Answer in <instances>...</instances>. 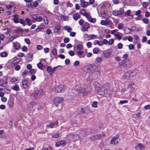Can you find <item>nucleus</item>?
<instances>
[{
    "instance_id": "obj_61",
    "label": "nucleus",
    "mask_w": 150,
    "mask_h": 150,
    "mask_svg": "<svg viewBox=\"0 0 150 150\" xmlns=\"http://www.w3.org/2000/svg\"><path fill=\"white\" fill-rule=\"evenodd\" d=\"M115 59L116 61H120V60L121 58L120 57L118 56H115L114 58Z\"/></svg>"
},
{
    "instance_id": "obj_58",
    "label": "nucleus",
    "mask_w": 150,
    "mask_h": 150,
    "mask_svg": "<svg viewBox=\"0 0 150 150\" xmlns=\"http://www.w3.org/2000/svg\"><path fill=\"white\" fill-rule=\"evenodd\" d=\"M117 46L119 49H120L122 48L123 45L121 43H119L118 44Z\"/></svg>"
},
{
    "instance_id": "obj_5",
    "label": "nucleus",
    "mask_w": 150,
    "mask_h": 150,
    "mask_svg": "<svg viewBox=\"0 0 150 150\" xmlns=\"http://www.w3.org/2000/svg\"><path fill=\"white\" fill-rule=\"evenodd\" d=\"M100 72L98 71H96L92 72L89 75V80H94L100 76Z\"/></svg>"
},
{
    "instance_id": "obj_18",
    "label": "nucleus",
    "mask_w": 150,
    "mask_h": 150,
    "mask_svg": "<svg viewBox=\"0 0 150 150\" xmlns=\"http://www.w3.org/2000/svg\"><path fill=\"white\" fill-rule=\"evenodd\" d=\"M6 80L9 81L10 82L13 83L18 81V78H16L14 77H7Z\"/></svg>"
},
{
    "instance_id": "obj_63",
    "label": "nucleus",
    "mask_w": 150,
    "mask_h": 150,
    "mask_svg": "<svg viewBox=\"0 0 150 150\" xmlns=\"http://www.w3.org/2000/svg\"><path fill=\"white\" fill-rule=\"evenodd\" d=\"M102 43H103L102 45L103 44L106 45L108 44V41L107 40L104 39L103 40Z\"/></svg>"
},
{
    "instance_id": "obj_19",
    "label": "nucleus",
    "mask_w": 150,
    "mask_h": 150,
    "mask_svg": "<svg viewBox=\"0 0 150 150\" xmlns=\"http://www.w3.org/2000/svg\"><path fill=\"white\" fill-rule=\"evenodd\" d=\"M88 20L92 23H95L96 21V19L95 18H92L91 16H90L89 14L88 15V16L86 18Z\"/></svg>"
},
{
    "instance_id": "obj_16",
    "label": "nucleus",
    "mask_w": 150,
    "mask_h": 150,
    "mask_svg": "<svg viewBox=\"0 0 150 150\" xmlns=\"http://www.w3.org/2000/svg\"><path fill=\"white\" fill-rule=\"evenodd\" d=\"M38 5V3L36 1L28 4V6L30 8L36 7Z\"/></svg>"
},
{
    "instance_id": "obj_24",
    "label": "nucleus",
    "mask_w": 150,
    "mask_h": 150,
    "mask_svg": "<svg viewBox=\"0 0 150 150\" xmlns=\"http://www.w3.org/2000/svg\"><path fill=\"white\" fill-rule=\"evenodd\" d=\"M130 74V79L135 76L138 72L137 71H129Z\"/></svg>"
},
{
    "instance_id": "obj_14",
    "label": "nucleus",
    "mask_w": 150,
    "mask_h": 150,
    "mask_svg": "<svg viewBox=\"0 0 150 150\" xmlns=\"http://www.w3.org/2000/svg\"><path fill=\"white\" fill-rule=\"evenodd\" d=\"M119 139L118 137H114L111 141V144L113 145H115L118 143Z\"/></svg>"
},
{
    "instance_id": "obj_12",
    "label": "nucleus",
    "mask_w": 150,
    "mask_h": 150,
    "mask_svg": "<svg viewBox=\"0 0 150 150\" xmlns=\"http://www.w3.org/2000/svg\"><path fill=\"white\" fill-rule=\"evenodd\" d=\"M36 105V103L33 101H32L28 104L26 108L28 110H31L34 106Z\"/></svg>"
},
{
    "instance_id": "obj_32",
    "label": "nucleus",
    "mask_w": 150,
    "mask_h": 150,
    "mask_svg": "<svg viewBox=\"0 0 150 150\" xmlns=\"http://www.w3.org/2000/svg\"><path fill=\"white\" fill-rule=\"evenodd\" d=\"M30 97L32 100H35L37 99L38 97L35 93L31 94L30 96Z\"/></svg>"
},
{
    "instance_id": "obj_39",
    "label": "nucleus",
    "mask_w": 150,
    "mask_h": 150,
    "mask_svg": "<svg viewBox=\"0 0 150 150\" xmlns=\"http://www.w3.org/2000/svg\"><path fill=\"white\" fill-rule=\"evenodd\" d=\"M93 44L95 45L98 44L99 46H102V45L103 43H102V41H99L98 40H95L94 41Z\"/></svg>"
},
{
    "instance_id": "obj_52",
    "label": "nucleus",
    "mask_w": 150,
    "mask_h": 150,
    "mask_svg": "<svg viewBox=\"0 0 150 150\" xmlns=\"http://www.w3.org/2000/svg\"><path fill=\"white\" fill-rule=\"evenodd\" d=\"M124 27V25L121 23H119L118 26L117 28L119 29H122Z\"/></svg>"
},
{
    "instance_id": "obj_56",
    "label": "nucleus",
    "mask_w": 150,
    "mask_h": 150,
    "mask_svg": "<svg viewBox=\"0 0 150 150\" xmlns=\"http://www.w3.org/2000/svg\"><path fill=\"white\" fill-rule=\"evenodd\" d=\"M0 55H1V56L2 57H6L7 56V54L6 52H2L0 54Z\"/></svg>"
},
{
    "instance_id": "obj_29",
    "label": "nucleus",
    "mask_w": 150,
    "mask_h": 150,
    "mask_svg": "<svg viewBox=\"0 0 150 150\" xmlns=\"http://www.w3.org/2000/svg\"><path fill=\"white\" fill-rule=\"evenodd\" d=\"M47 71L48 73L51 76L52 74V69L51 67L50 66H48L47 68Z\"/></svg>"
},
{
    "instance_id": "obj_20",
    "label": "nucleus",
    "mask_w": 150,
    "mask_h": 150,
    "mask_svg": "<svg viewBox=\"0 0 150 150\" xmlns=\"http://www.w3.org/2000/svg\"><path fill=\"white\" fill-rule=\"evenodd\" d=\"M124 13V11H115L112 12V14L115 16H117L118 15H122Z\"/></svg>"
},
{
    "instance_id": "obj_55",
    "label": "nucleus",
    "mask_w": 150,
    "mask_h": 150,
    "mask_svg": "<svg viewBox=\"0 0 150 150\" xmlns=\"http://www.w3.org/2000/svg\"><path fill=\"white\" fill-rule=\"evenodd\" d=\"M25 20H24L23 19H21L20 20V23L23 25L24 26L25 25Z\"/></svg>"
},
{
    "instance_id": "obj_34",
    "label": "nucleus",
    "mask_w": 150,
    "mask_h": 150,
    "mask_svg": "<svg viewBox=\"0 0 150 150\" xmlns=\"http://www.w3.org/2000/svg\"><path fill=\"white\" fill-rule=\"evenodd\" d=\"M84 38L85 40L87 41L89 40H91L90 35H88L86 34H84Z\"/></svg>"
},
{
    "instance_id": "obj_28",
    "label": "nucleus",
    "mask_w": 150,
    "mask_h": 150,
    "mask_svg": "<svg viewBox=\"0 0 150 150\" xmlns=\"http://www.w3.org/2000/svg\"><path fill=\"white\" fill-rule=\"evenodd\" d=\"M11 89L16 91H18L19 90V87L18 85L15 84L12 87Z\"/></svg>"
},
{
    "instance_id": "obj_27",
    "label": "nucleus",
    "mask_w": 150,
    "mask_h": 150,
    "mask_svg": "<svg viewBox=\"0 0 150 150\" xmlns=\"http://www.w3.org/2000/svg\"><path fill=\"white\" fill-rule=\"evenodd\" d=\"M13 21L15 23H18V16L17 15H14L13 16Z\"/></svg>"
},
{
    "instance_id": "obj_43",
    "label": "nucleus",
    "mask_w": 150,
    "mask_h": 150,
    "mask_svg": "<svg viewBox=\"0 0 150 150\" xmlns=\"http://www.w3.org/2000/svg\"><path fill=\"white\" fill-rule=\"evenodd\" d=\"M37 66L41 70H43V66L42 65V64L40 62L39 63H38L37 65Z\"/></svg>"
},
{
    "instance_id": "obj_15",
    "label": "nucleus",
    "mask_w": 150,
    "mask_h": 150,
    "mask_svg": "<svg viewBox=\"0 0 150 150\" xmlns=\"http://www.w3.org/2000/svg\"><path fill=\"white\" fill-rule=\"evenodd\" d=\"M13 47L16 50H18L21 47L20 44L17 42H13Z\"/></svg>"
},
{
    "instance_id": "obj_8",
    "label": "nucleus",
    "mask_w": 150,
    "mask_h": 150,
    "mask_svg": "<svg viewBox=\"0 0 150 150\" xmlns=\"http://www.w3.org/2000/svg\"><path fill=\"white\" fill-rule=\"evenodd\" d=\"M92 67V65H87L83 67V72L85 73H88L91 71Z\"/></svg>"
},
{
    "instance_id": "obj_54",
    "label": "nucleus",
    "mask_w": 150,
    "mask_h": 150,
    "mask_svg": "<svg viewBox=\"0 0 150 150\" xmlns=\"http://www.w3.org/2000/svg\"><path fill=\"white\" fill-rule=\"evenodd\" d=\"M99 49L98 48L96 47L94 48L93 50V52L94 54H97L99 52Z\"/></svg>"
},
{
    "instance_id": "obj_25",
    "label": "nucleus",
    "mask_w": 150,
    "mask_h": 150,
    "mask_svg": "<svg viewBox=\"0 0 150 150\" xmlns=\"http://www.w3.org/2000/svg\"><path fill=\"white\" fill-rule=\"evenodd\" d=\"M80 13L81 14L86 18L88 16V15L89 14L88 13H86L84 9H82L81 10Z\"/></svg>"
},
{
    "instance_id": "obj_44",
    "label": "nucleus",
    "mask_w": 150,
    "mask_h": 150,
    "mask_svg": "<svg viewBox=\"0 0 150 150\" xmlns=\"http://www.w3.org/2000/svg\"><path fill=\"white\" fill-rule=\"evenodd\" d=\"M52 53L53 55H56L57 54V49L55 48L53 49L52 50Z\"/></svg>"
},
{
    "instance_id": "obj_38",
    "label": "nucleus",
    "mask_w": 150,
    "mask_h": 150,
    "mask_svg": "<svg viewBox=\"0 0 150 150\" xmlns=\"http://www.w3.org/2000/svg\"><path fill=\"white\" fill-rule=\"evenodd\" d=\"M80 16L78 13L75 14L73 16L74 19L76 21H77L80 18Z\"/></svg>"
},
{
    "instance_id": "obj_49",
    "label": "nucleus",
    "mask_w": 150,
    "mask_h": 150,
    "mask_svg": "<svg viewBox=\"0 0 150 150\" xmlns=\"http://www.w3.org/2000/svg\"><path fill=\"white\" fill-rule=\"evenodd\" d=\"M74 94L72 92L69 93L68 94L69 98V99H72L74 98Z\"/></svg>"
},
{
    "instance_id": "obj_2",
    "label": "nucleus",
    "mask_w": 150,
    "mask_h": 150,
    "mask_svg": "<svg viewBox=\"0 0 150 150\" xmlns=\"http://www.w3.org/2000/svg\"><path fill=\"white\" fill-rule=\"evenodd\" d=\"M75 89L79 93H81L83 96L86 95L88 93V91L85 88H82L80 85H77Z\"/></svg>"
},
{
    "instance_id": "obj_17",
    "label": "nucleus",
    "mask_w": 150,
    "mask_h": 150,
    "mask_svg": "<svg viewBox=\"0 0 150 150\" xmlns=\"http://www.w3.org/2000/svg\"><path fill=\"white\" fill-rule=\"evenodd\" d=\"M123 79H130V74L129 71L125 72L123 75Z\"/></svg>"
},
{
    "instance_id": "obj_48",
    "label": "nucleus",
    "mask_w": 150,
    "mask_h": 150,
    "mask_svg": "<svg viewBox=\"0 0 150 150\" xmlns=\"http://www.w3.org/2000/svg\"><path fill=\"white\" fill-rule=\"evenodd\" d=\"M96 60L97 62L100 63L102 61V59L100 57H97L96 58Z\"/></svg>"
},
{
    "instance_id": "obj_30",
    "label": "nucleus",
    "mask_w": 150,
    "mask_h": 150,
    "mask_svg": "<svg viewBox=\"0 0 150 150\" xmlns=\"http://www.w3.org/2000/svg\"><path fill=\"white\" fill-rule=\"evenodd\" d=\"M88 3L87 2H81V6L82 8H84L88 5Z\"/></svg>"
},
{
    "instance_id": "obj_9",
    "label": "nucleus",
    "mask_w": 150,
    "mask_h": 150,
    "mask_svg": "<svg viewBox=\"0 0 150 150\" xmlns=\"http://www.w3.org/2000/svg\"><path fill=\"white\" fill-rule=\"evenodd\" d=\"M67 141L66 140H62L57 142L55 144L56 147H59L61 146H64L67 144Z\"/></svg>"
},
{
    "instance_id": "obj_51",
    "label": "nucleus",
    "mask_w": 150,
    "mask_h": 150,
    "mask_svg": "<svg viewBox=\"0 0 150 150\" xmlns=\"http://www.w3.org/2000/svg\"><path fill=\"white\" fill-rule=\"evenodd\" d=\"M106 25H108L111 26L112 25V23L110 21H106Z\"/></svg>"
},
{
    "instance_id": "obj_26",
    "label": "nucleus",
    "mask_w": 150,
    "mask_h": 150,
    "mask_svg": "<svg viewBox=\"0 0 150 150\" xmlns=\"http://www.w3.org/2000/svg\"><path fill=\"white\" fill-rule=\"evenodd\" d=\"M35 93L38 97L40 96L43 94V91L41 90L37 91H35Z\"/></svg>"
},
{
    "instance_id": "obj_57",
    "label": "nucleus",
    "mask_w": 150,
    "mask_h": 150,
    "mask_svg": "<svg viewBox=\"0 0 150 150\" xmlns=\"http://www.w3.org/2000/svg\"><path fill=\"white\" fill-rule=\"evenodd\" d=\"M149 5V4L147 2H143L142 3V6L144 8L147 7Z\"/></svg>"
},
{
    "instance_id": "obj_7",
    "label": "nucleus",
    "mask_w": 150,
    "mask_h": 150,
    "mask_svg": "<svg viewBox=\"0 0 150 150\" xmlns=\"http://www.w3.org/2000/svg\"><path fill=\"white\" fill-rule=\"evenodd\" d=\"M63 100L62 98L56 97L54 99V103L55 106H57L59 104L61 103L63 101Z\"/></svg>"
},
{
    "instance_id": "obj_47",
    "label": "nucleus",
    "mask_w": 150,
    "mask_h": 150,
    "mask_svg": "<svg viewBox=\"0 0 150 150\" xmlns=\"http://www.w3.org/2000/svg\"><path fill=\"white\" fill-rule=\"evenodd\" d=\"M59 134H53L52 135V137L53 138L57 139L59 137Z\"/></svg>"
},
{
    "instance_id": "obj_11",
    "label": "nucleus",
    "mask_w": 150,
    "mask_h": 150,
    "mask_svg": "<svg viewBox=\"0 0 150 150\" xmlns=\"http://www.w3.org/2000/svg\"><path fill=\"white\" fill-rule=\"evenodd\" d=\"M105 134H104L102 135H95L91 136L90 137L91 139L93 140H96L99 139L101 138L102 137H104Z\"/></svg>"
},
{
    "instance_id": "obj_40",
    "label": "nucleus",
    "mask_w": 150,
    "mask_h": 150,
    "mask_svg": "<svg viewBox=\"0 0 150 150\" xmlns=\"http://www.w3.org/2000/svg\"><path fill=\"white\" fill-rule=\"evenodd\" d=\"M64 29L65 30H67L68 32H70L72 30V29L71 28L67 26H65L64 27Z\"/></svg>"
},
{
    "instance_id": "obj_6",
    "label": "nucleus",
    "mask_w": 150,
    "mask_h": 150,
    "mask_svg": "<svg viewBox=\"0 0 150 150\" xmlns=\"http://www.w3.org/2000/svg\"><path fill=\"white\" fill-rule=\"evenodd\" d=\"M119 64L120 66L128 68L130 67L131 66L128 59L122 60L119 63Z\"/></svg>"
},
{
    "instance_id": "obj_60",
    "label": "nucleus",
    "mask_w": 150,
    "mask_h": 150,
    "mask_svg": "<svg viewBox=\"0 0 150 150\" xmlns=\"http://www.w3.org/2000/svg\"><path fill=\"white\" fill-rule=\"evenodd\" d=\"M142 20L143 22L145 24H147L149 22L148 19L146 18H144Z\"/></svg>"
},
{
    "instance_id": "obj_4",
    "label": "nucleus",
    "mask_w": 150,
    "mask_h": 150,
    "mask_svg": "<svg viewBox=\"0 0 150 150\" xmlns=\"http://www.w3.org/2000/svg\"><path fill=\"white\" fill-rule=\"evenodd\" d=\"M80 132L79 131H76L73 133L70 134L68 136V137L74 140H77L80 139Z\"/></svg>"
},
{
    "instance_id": "obj_50",
    "label": "nucleus",
    "mask_w": 150,
    "mask_h": 150,
    "mask_svg": "<svg viewBox=\"0 0 150 150\" xmlns=\"http://www.w3.org/2000/svg\"><path fill=\"white\" fill-rule=\"evenodd\" d=\"M76 48L77 50H81L82 49L83 46L79 44L77 45Z\"/></svg>"
},
{
    "instance_id": "obj_64",
    "label": "nucleus",
    "mask_w": 150,
    "mask_h": 150,
    "mask_svg": "<svg viewBox=\"0 0 150 150\" xmlns=\"http://www.w3.org/2000/svg\"><path fill=\"white\" fill-rule=\"evenodd\" d=\"M69 54L71 56H73L74 55L75 53L72 50H70L68 52Z\"/></svg>"
},
{
    "instance_id": "obj_42",
    "label": "nucleus",
    "mask_w": 150,
    "mask_h": 150,
    "mask_svg": "<svg viewBox=\"0 0 150 150\" xmlns=\"http://www.w3.org/2000/svg\"><path fill=\"white\" fill-rule=\"evenodd\" d=\"M6 83L7 82L6 81L2 79L0 80V86H4V84H6Z\"/></svg>"
},
{
    "instance_id": "obj_35",
    "label": "nucleus",
    "mask_w": 150,
    "mask_h": 150,
    "mask_svg": "<svg viewBox=\"0 0 150 150\" xmlns=\"http://www.w3.org/2000/svg\"><path fill=\"white\" fill-rule=\"evenodd\" d=\"M41 26L42 25H40L39 26L38 28L35 29V31L38 32H39L42 29H44L45 27V26L44 25H42V27H41Z\"/></svg>"
},
{
    "instance_id": "obj_37",
    "label": "nucleus",
    "mask_w": 150,
    "mask_h": 150,
    "mask_svg": "<svg viewBox=\"0 0 150 150\" xmlns=\"http://www.w3.org/2000/svg\"><path fill=\"white\" fill-rule=\"evenodd\" d=\"M25 21L26 22L27 24L29 26L31 25L32 24V22L31 20L28 18H25Z\"/></svg>"
},
{
    "instance_id": "obj_62",
    "label": "nucleus",
    "mask_w": 150,
    "mask_h": 150,
    "mask_svg": "<svg viewBox=\"0 0 150 150\" xmlns=\"http://www.w3.org/2000/svg\"><path fill=\"white\" fill-rule=\"evenodd\" d=\"M36 72V70L35 69H32L30 71V72L31 74H35Z\"/></svg>"
},
{
    "instance_id": "obj_53",
    "label": "nucleus",
    "mask_w": 150,
    "mask_h": 150,
    "mask_svg": "<svg viewBox=\"0 0 150 150\" xmlns=\"http://www.w3.org/2000/svg\"><path fill=\"white\" fill-rule=\"evenodd\" d=\"M92 106L94 108H97V102L96 101L93 102L92 104Z\"/></svg>"
},
{
    "instance_id": "obj_46",
    "label": "nucleus",
    "mask_w": 150,
    "mask_h": 150,
    "mask_svg": "<svg viewBox=\"0 0 150 150\" xmlns=\"http://www.w3.org/2000/svg\"><path fill=\"white\" fill-rule=\"evenodd\" d=\"M114 40L113 39L111 38L108 41V44L110 45H112L114 43Z\"/></svg>"
},
{
    "instance_id": "obj_1",
    "label": "nucleus",
    "mask_w": 150,
    "mask_h": 150,
    "mask_svg": "<svg viewBox=\"0 0 150 150\" xmlns=\"http://www.w3.org/2000/svg\"><path fill=\"white\" fill-rule=\"evenodd\" d=\"M108 84H105L102 86L97 82H95L93 84V86L97 88V91L98 94L100 95L104 96L105 97H107L106 95V89L107 88Z\"/></svg>"
},
{
    "instance_id": "obj_10",
    "label": "nucleus",
    "mask_w": 150,
    "mask_h": 150,
    "mask_svg": "<svg viewBox=\"0 0 150 150\" xmlns=\"http://www.w3.org/2000/svg\"><path fill=\"white\" fill-rule=\"evenodd\" d=\"M134 83L132 82L129 83L128 85L127 88H130L129 91L130 93H133L135 90Z\"/></svg>"
},
{
    "instance_id": "obj_41",
    "label": "nucleus",
    "mask_w": 150,
    "mask_h": 150,
    "mask_svg": "<svg viewBox=\"0 0 150 150\" xmlns=\"http://www.w3.org/2000/svg\"><path fill=\"white\" fill-rule=\"evenodd\" d=\"M58 125V122L56 121L55 122H54L53 123H50V128H53L54 127V125Z\"/></svg>"
},
{
    "instance_id": "obj_23",
    "label": "nucleus",
    "mask_w": 150,
    "mask_h": 150,
    "mask_svg": "<svg viewBox=\"0 0 150 150\" xmlns=\"http://www.w3.org/2000/svg\"><path fill=\"white\" fill-rule=\"evenodd\" d=\"M68 17L67 16H64V15H60L58 17L59 19L66 21L68 18Z\"/></svg>"
},
{
    "instance_id": "obj_45",
    "label": "nucleus",
    "mask_w": 150,
    "mask_h": 150,
    "mask_svg": "<svg viewBox=\"0 0 150 150\" xmlns=\"http://www.w3.org/2000/svg\"><path fill=\"white\" fill-rule=\"evenodd\" d=\"M138 147L140 149V150H144V147L142 144L140 143L139 144L137 145Z\"/></svg>"
},
{
    "instance_id": "obj_3",
    "label": "nucleus",
    "mask_w": 150,
    "mask_h": 150,
    "mask_svg": "<svg viewBox=\"0 0 150 150\" xmlns=\"http://www.w3.org/2000/svg\"><path fill=\"white\" fill-rule=\"evenodd\" d=\"M66 89V87L62 85L55 86L52 88L53 91L55 93H59L64 92Z\"/></svg>"
},
{
    "instance_id": "obj_59",
    "label": "nucleus",
    "mask_w": 150,
    "mask_h": 150,
    "mask_svg": "<svg viewBox=\"0 0 150 150\" xmlns=\"http://www.w3.org/2000/svg\"><path fill=\"white\" fill-rule=\"evenodd\" d=\"M131 12L130 10H128L125 13V16H130V13Z\"/></svg>"
},
{
    "instance_id": "obj_13",
    "label": "nucleus",
    "mask_w": 150,
    "mask_h": 150,
    "mask_svg": "<svg viewBox=\"0 0 150 150\" xmlns=\"http://www.w3.org/2000/svg\"><path fill=\"white\" fill-rule=\"evenodd\" d=\"M90 27V26L89 24L87 23H85L83 25L81 30L82 31H88V29Z\"/></svg>"
},
{
    "instance_id": "obj_22",
    "label": "nucleus",
    "mask_w": 150,
    "mask_h": 150,
    "mask_svg": "<svg viewBox=\"0 0 150 150\" xmlns=\"http://www.w3.org/2000/svg\"><path fill=\"white\" fill-rule=\"evenodd\" d=\"M123 35L120 33L117 32V33L115 34L114 36L118 40H120L122 38V37Z\"/></svg>"
},
{
    "instance_id": "obj_21",
    "label": "nucleus",
    "mask_w": 150,
    "mask_h": 150,
    "mask_svg": "<svg viewBox=\"0 0 150 150\" xmlns=\"http://www.w3.org/2000/svg\"><path fill=\"white\" fill-rule=\"evenodd\" d=\"M22 84L23 88H27L28 86V82L27 80H23L22 81Z\"/></svg>"
},
{
    "instance_id": "obj_36",
    "label": "nucleus",
    "mask_w": 150,
    "mask_h": 150,
    "mask_svg": "<svg viewBox=\"0 0 150 150\" xmlns=\"http://www.w3.org/2000/svg\"><path fill=\"white\" fill-rule=\"evenodd\" d=\"M38 15L36 14H33L32 16V21L33 22H35L37 21Z\"/></svg>"
},
{
    "instance_id": "obj_31",
    "label": "nucleus",
    "mask_w": 150,
    "mask_h": 150,
    "mask_svg": "<svg viewBox=\"0 0 150 150\" xmlns=\"http://www.w3.org/2000/svg\"><path fill=\"white\" fill-rule=\"evenodd\" d=\"M112 90L111 89H108L106 90V93L107 97H109L110 95H111L112 94Z\"/></svg>"
},
{
    "instance_id": "obj_33",
    "label": "nucleus",
    "mask_w": 150,
    "mask_h": 150,
    "mask_svg": "<svg viewBox=\"0 0 150 150\" xmlns=\"http://www.w3.org/2000/svg\"><path fill=\"white\" fill-rule=\"evenodd\" d=\"M61 26L60 25H57L54 28V32L55 33H57L60 29Z\"/></svg>"
}]
</instances>
